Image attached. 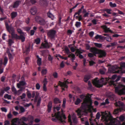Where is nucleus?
Listing matches in <instances>:
<instances>
[{
    "label": "nucleus",
    "instance_id": "6ab92c4d",
    "mask_svg": "<svg viewBox=\"0 0 125 125\" xmlns=\"http://www.w3.org/2000/svg\"><path fill=\"white\" fill-rule=\"evenodd\" d=\"M19 122V119L18 118H15L13 119L11 121V125H17V123Z\"/></svg>",
    "mask_w": 125,
    "mask_h": 125
},
{
    "label": "nucleus",
    "instance_id": "4be33fe9",
    "mask_svg": "<svg viewBox=\"0 0 125 125\" xmlns=\"http://www.w3.org/2000/svg\"><path fill=\"white\" fill-rule=\"evenodd\" d=\"M84 8V6L83 5H82L81 8L79 9L77 12H76L75 13L74 16V17L77 14L78 15H79L80 13L82 12V10H83V9Z\"/></svg>",
    "mask_w": 125,
    "mask_h": 125
},
{
    "label": "nucleus",
    "instance_id": "3c124183",
    "mask_svg": "<svg viewBox=\"0 0 125 125\" xmlns=\"http://www.w3.org/2000/svg\"><path fill=\"white\" fill-rule=\"evenodd\" d=\"M27 96L29 98H30L31 96V94L30 91H28L27 92Z\"/></svg>",
    "mask_w": 125,
    "mask_h": 125
},
{
    "label": "nucleus",
    "instance_id": "f257e3e1",
    "mask_svg": "<svg viewBox=\"0 0 125 125\" xmlns=\"http://www.w3.org/2000/svg\"><path fill=\"white\" fill-rule=\"evenodd\" d=\"M120 78V76H118L115 81L111 80L109 81L110 79L108 78H102L99 80L98 79V78H96L94 80L92 83L94 85L98 88L102 87L104 85H106L108 82L109 83L110 85H113L115 86V82H117L119 81Z\"/></svg>",
    "mask_w": 125,
    "mask_h": 125
},
{
    "label": "nucleus",
    "instance_id": "8fccbe9b",
    "mask_svg": "<svg viewBox=\"0 0 125 125\" xmlns=\"http://www.w3.org/2000/svg\"><path fill=\"white\" fill-rule=\"evenodd\" d=\"M17 31L20 34H24V32H23L22 30L20 29H17Z\"/></svg>",
    "mask_w": 125,
    "mask_h": 125
},
{
    "label": "nucleus",
    "instance_id": "5fc2aeb1",
    "mask_svg": "<svg viewBox=\"0 0 125 125\" xmlns=\"http://www.w3.org/2000/svg\"><path fill=\"white\" fill-rule=\"evenodd\" d=\"M41 97H39V98L37 104V106H38L40 105L41 103Z\"/></svg>",
    "mask_w": 125,
    "mask_h": 125
},
{
    "label": "nucleus",
    "instance_id": "393cba45",
    "mask_svg": "<svg viewBox=\"0 0 125 125\" xmlns=\"http://www.w3.org/2000/svg\"><path fill=\"white\" fill-rule=\"evenodd\" d=\"M47 15L48 17L51 18L52 20H53L54 18V16L49 11L47 13Z\"/></svg>",
    "mask_w": 125,
    "mask_h": 125
},
{
    "label": "nucleus",
    "instance_id": "c756f323",
    "mask_svg": "<svg viewBox=\"0 0 125 125\" xmlns=\"http://www.w3.org/2000/svg\"><path fill=\"white\" fill-rule=\"evenodd\" d=\"M61 109V104H59L58 106L57 105L56 107H53V112H56L55 109H56L57 111H59Z\"/></svg>",
    "mask_w": 125,
    "mask_h": 125
},
{
    "label": "nucleus",
    "instance_id": "79ce46f5",
    "mask_svg": "<svg viewBox=\"0 0 125 125\" xmlns=\"http://www.w3.org/2000/svg\"><path fill=\"white\" fill-rule=\"evenodd\" d=\"M8 61V59L7 57H5L4 59L3 65L5 66L7 64Z\"/></svg>",
    "mask_w": 125,
    "mask_h": 125
},
{
    "label": "nucleus",
    "instance_id": "680f3d73",
    "mask_svg": "<svg viewBox=\"0 0 125 125\" xmlns=\"http://www.w3.org/2000/svg\"><path fill=\"white\" fill-rule=\"evenodd\" d=\"M31 29V27H26L24 28V29L27 32L29 31Z\"/></svg>",
    "mask_w": 125,
    "mask_h": 125
},
{
    "label": "nucleus",
    "instance_id": "aec40b11",
    "mask_svg": "<svg viewBox=\"0 0 125 125\" xmlns=\"http://www.w3.org/2000/svg\"><path fill=\"white\" fill-rule=\"evenodd\" d=\"M26 84L25 81H21L19 82V83H17V86L18 88H20V86H24Z\"/></svg>",
    "mask_w": 125,
    "mask_h": 125
},
{
    "label": "nucleus",
    "instance_id": "e2e57ef3",
    "mask_svg": "<svg viewBox=\"0 0 125 125\" xmlns=\"http://www.w3.org/2000/svg\"><path fill=\"white\" fill-rule=\"evenodd\" d=\"M18 123L20 125H27V124L23 121L20 122L19 121V122Z\"/></svg>",
    "mask_w": 125,
    "mask_h": 125
},
{
    "label": "nucleus",
    "instance_id": "473e14b6",
    "mask_svg": "<svg viewBox=\"0 0 125 125\" xmlns=\"http://www.w3.org/2000/svg\"><path fill=\"white\" fill-rule=\"evenodd\" d=\"M104 37L102 36L101 35H97L95 37V38L96 39H100L103 40L104 39Z\"/></svg>",
    "mask_w": 125,
    "mask_h": 125
},
{
    "label": "nucleus",
    "instance_id": "e433bc0d",
    "mask_svg": "<svg viewBox=\"0 0 125 125\" xmlns=\"http://www.w3.org/2000/svg\"><path fill=\"white\" fill-rule=\"evenodd\" d=\"M81 101L80 99L77 98L74 103L76 105H78L81 102Z\"/></svg>",
    "mask_w": 125,
    "mask_h": 125
},
{
    "label": "nucleus",
    "instance_id": "ddd939ff",
    "mask_svg": "<svg viewBox=\"0 0 125 125\" xmlns=\"http://www.w3.org/2000/svg\"><path fill=\"white\" fill-rule=\"evenodd\" d=\"M98 54H99V57L100 58L105 57L106 55V53L105 51L102 50H99Z\"/></svg>",
    "mask_w": 125,
    "mask_h": 125
},
{
    "label": "nucleus",
    "instance_id": "5701e85b",
    "mask_svg": "<svg viewBox=\"0 0 125 125\" xmlns=\"http://www.w3.org/2000/svg\"><path fill=\"white\" fill-rule=\"evenodd\" d=\"M22 34H20V36H18L17 40H21L22 42H23L25 41V37Z\"/></svg>",
    "mask_w": 125,
    "mask_h": 125
},
{
    "label": "nucleus",
    "instance_id": "6e6552de",
    "mask_svg": "<svg viewBox=\"0 0 125 125\" xmlns=\"http://www.w3.org/2000/svg\"><path fill=\"white\" fill-rule=\"evenodd\" d=\"M85 109V105H84L83 107H82V108L78 109L76 111V112L77 113L78 115L80 117H81V116L83 115Z\"/></svg>",
    "mask_w": 125,
    "mask_h": 125
},
{
    "label": "nucleus",
    "instance_id": "bf43d9fd",
    "mask_svg": "<svg viewBox=\"0 0 125 125\" xmlns=\"http://www.w3.org/2000/svg\"><path fill=\"white\" fill-rule=\"evenodd\" d=\"M89 64L90 66H91L95 63L93 61H91L89 62Z\"/></svg>",
    "mask_w": 125,
    "mask_h": 125
},
{
    "label": "nucleus",
    "instance_id": "338daca9",
    "mask_svg": "<svg viewBox=\"0 0 125 125\" xmlns=\"http://www.w3.org/2000/svg\"><path fill=\"white\" fill-rule=\"evenodd\" d=\"M104 10L107 13L109 14H111V10L110 9H106L105 10Z\"/></svg>",
    "mask_w": 125,
    "mask_h": 125
},
{
    "label": "nucleus",
    "instance_id": "f704fd0d",
    "mask_svg": "<svg viewBox=\"0 0 125 125\" xmlns=\"http://www.w3.org/2000/svg\"><path fill=\"white\" fill-rule=\"evenodd\" d=\"M115 97L114 94H112L108 95V97L111 100H114Z\"/></svg>",
    "mask_w": 125,
    "mask_h": 125
},
{
    "label": "nucleus",
    "instance_id": "052dcab7",
    "mask_svg": "<svg viewBox=\"0 0 125 125\" xmlns=\"http://www.w3.org/2000/svg\"><path fill=\"white\" fill-rule=\"evenodd\" d=\"M86 96L84 94H81L80 95V98L82 99H85L86 98Z\"/></svg>",
    "mask_w": 125,
    "mask_h": 125
},
{
    "label": "nucleus",
    "instance_id": "09e8293b",
    "mask_svg": "<svg viewBox=\"0 0 125 125\" xmlns=\"http://www.w3.org/2000/svg\"><path fill=\"white\" fill-rule=\"evenodd\" d=\"M81 25V23L80 22L77 21L75 23V26L77 28L79 27Z\"/></svg>",
    "mask_w": 125,
    "mask_h": 125
},
{
    "label": "nucleus",
    "instance_id": "bb28decb",
    "mask_svg": "<svg viewBox=\"0 0 125 125\" xmlns=\"http://www.w3.org/2000/svg\"><path fill=\"white\" fill-rule=\"evenodd\" d=\"M8 55L9 57V59L10 61V62L11 61H12L13 59V57L12 56V54L10 52H8Z\"/></svg>",
    "mask_w": 125,
    "mask_h": 125
},
{
    "label": "nucleus",
    "instance_id": "4c0bfd02",
    "mask_svg": "<svg viewBox=\"0 0 125 125\" xmlns=\"http://www.w3.org/2000/svg\"><path fill=\"white\" fill-rule=\"evenodd\" d=\"M42 59L41 58H39L37 59V62L38 65L39 66H40L42 64Z\"/></svg>",
    "mask_w": 125,
    "mask_h": 125
},
{
    "label": "nucleus",
    "instance_id": "0e129e2a",
    "mask_svg": "<svg viewBox=\"0 0 125 125\" xmlns=\"http://www.w3.org/2000/svg\"><path fill=\"white\" fill-rule=\"evenodd\" d=\"M20 109L21 113H23L25 111V109L22 106H20Z\"/></svg>",
    "mask_w": 125,
    "mask_h": 125
},
{
    "label": "nucleus",
    "instance_id": "1a4fd4ad",
    "mask_svg": "<svg viewBox=\"0 0 125 125\" xmlns=\"http://www.w3.org/2000/svg\"><path fill=\"white\" fill-rule=\"evenodd\" d=\"M68 118V121L70 123L71 125H76L77 124V118L75 116H73L72 117V119L73 125V122H72L71 119V116L70 115H69Z\"/></svg>",
    "mask_w": 125,
    "mask_h": 125
},
{
    "label": "nucleus",
    "instance_id": "37998d69",
    "mask_svg": "<svg viewBox=\"0 0 125 125\" xmlns=\"http://www.w3.org/2000/svg\"><path fill=\"white\" fill-rule=\"evenodd\" d=\"M40 39L39 38L36 39L34 40L35 42L37 45L39 44L40 43Z\"/></svg>",
    "mask_w": 125,
    "mask_h": 125
},
{
    "label": "nucleus",
    "instance_id": "69168bd1",
    "mask_svg": "<svg viewBox=\"0 0 125 125\" xmlns=\"http://www.w3.org/2000/svg\"><path fill=\"white\" fill-rule=\"evenodd\" d=\"M26 95L25 93H23L22 94V95L20 96L21 99L22 100L25 98Z\"/></svg>",
    "mask_w": 125,
    "mask_h": 125
},
{
    "label": "nucleus",
    "instance_id": "7ed1b4c3",
    "mask_svg": "<svg viewBox=\"0 0 125 125\" xmlns=\"http://www.w3.org/2000/svg\"><path fill=\"white\" fill-rule=\"evenodd\" d=\"M118 67L117 65L113 66L109 69L108 71L110 73H119L121 72L122 73H125V71L122 72V71L118 70Z\"/></svg>",
    "mask_w": 125,
    "mask_h": 125
},
{
    "label": "nucleus",
    "instance_id": "603ef678",
    "mask_svg": "<svg viewBox=\"0 0 125 125\" xmlns=\"http://www.w3.org/2000/svg\"><path fill=\"white\" fill-rule=\"evenodd\" d=\"M20 120L21 121V122L24 121H27L28 119L27 118L25 117H23L20 119Z\"/></svg>",
    "mask_w": 125,
    "mask_h": 125
},
{
    "label": "nucleus",
    "instance_id": "a19ab883",
    "mask_svg": "<svg viewBox=\"0 0 125 125\" xmlns=\"http://www.w3.org/2000/svg\"><path fill=\"white\" fill-rule=\"evenodd\" d=\"M42 18L39 16H37L35 17V20L38 23Z\"/></svg>",
    "mask_w": 125,
    "mask_h": 125
},
{
    "label": "nucleus",
    "instance_id": "6e6d98bb",
    "mask_svg": "<svg viewBox=\"0 0 125 125\" xmlns=\"http://www.w3.org/2000/svg\"><path fill=\"white\" fill-rule=\"evenodd\" d=\"M62 19V17L60 15H59L58 16V23L59 24H60L61 23V20Z\"/></svg>",
    "mask_w": 125,
    "mask_h": 125
},
{
    "label": "nucleus",
    "instance_id": "49530a36",
    "mask_svg": "<svg viewBox=\"0 0 125 125\" xmlns=\"http://www.w3.org/2000/svg\"><path fill=\"white\" fill-rule=\"evenodd\" d=\"M14 43V42L11 39H9L8 40V44L9 46H11L12 44Z\"/></svg>",
    "mask_w": 125,
    "mask_h": 125
},
{
    "label": "nucleus",
    "instance_id": "a18cd8bd",
    "mask_svg": "<svg viewBox=\"0 0 125 125\" xmlns=\"http://www.w3.org/2000/svg\"><path fill=\"white\" fill-rule=\"evenodd\" d=\"M110 6L112 8H114L116 6V5L115 3H113L112 2H110L109 3Z\"/></svg>",
    "mask_w": 125,
    "mask_h": 125
},
{
    "label": "nucleus",
    "instance_id": "4468645a",
    "mask_svg": "<svg viewBox=\"0 0 125 125\" xmlns=\"http://www.w3.org/2000/svg\"><path fill=\"white\" fill-rule=\"evenodd\" d=\"M102 27L103 29L104 32L105 33H107L108 32H109L111 33H114L110 29V28H107V27L106 25L103 26Z\"/></svg>",
    "mask_w": 125,
    "mask_h": 125
},
{
    "label": "nucleus",
    "instance_id": "b1692460",
    "mask_svg": "<svg viewBox=\"0 0 125 125\" xmlns=\"http://www.w3.org/2000/svg\"><path fill=\"white\" fill-rule=\"evenodd\" d=\"M46 22L45 20L42 18L38 23L40 25H45Z\"/></svg>",
    "mask_w": 125,
    "mask_h": 125
},
{
    "label": "nucleus",
    "instance_id": "423d86ee",
    "mask_svg": "<svg viewBox=\"0 0 125 125\" xmlns=\"http://www.w3.org/2000/svg\"><path fill=\"white\" fill-rule=\"evenodd\" d=\"M52 44L50 42H48L46 40L44 41L41 44V47L44 49H48L52 47Z\"/></svg>",
    "mask_w": 125,
    "mask_h": 125
},
{
    "label": "nucleus",
    "instance_id": "9b49d317",
    "mask_svg": "<svg viewBox=\"0 0 125 125\" xmlns=\"http://www.w3.org/2000/svg\"><path fill=\"white\" fill-rule=\"evenodd\" d=\"M100 116V114L99 112L97 113L96 116V118L95 119H92L91 118L90 119V122L91 125H94V123L93 122H97L96 120H98L99 119Z\"/></svg>",
    "mask_w": 125,
    "mask_h": 125
},
{
    "label": "nucleus",
    "instance_id": "2eb2a0df",
    "mask_svg": "<svg viewBox=\"0 0 125 125\" xmlns=\"http://www.w3.org/2000/svg\"><path fill=\"white\" fill-rule=\"evenodd\" d=\"M99 50L95 47H92L90 49V51L93 53L96 56V55L98 54Z\"/></svg>",
    "mask_w": 125,
    "mask_h": 125
},
{
    "label": "nucleus",
    "instance_id": "f03ea898",
    "mask_svg": "<svg viewBox=\"0 0 125 125\" xmlns=\"http://www.w3.org/2000/svg\"><path fill=\"white\" fill-rule=\"evenodd\" d=\"M52 121L55 122H60L62 123H66L65 121L66 118L65 115L63 113H61L60 112L55 113L54 115L52 114Z\"/></svg>",
    "mask_w": 125,
    "mask_h": 125
},
{
    "label": "nucleus",
    "instance_id": "774afa93",
    "mask_svg": "<svg viewBox=\"0 0 125 125\" xmlns=\"http://www.w3.org/2000/svg\"><path fill=\"white\" fill-rule=\"evenodd\" d=\"M120 65L122 68H125V62H122L120 63Z\"/></svg>",
    "mask_w": 125,
    "mask_h": 125
},
{
    "label": "nucleus",
    "instance_id": "ea45409f",
    "mask_svg": "<svg viewBox=\"0 0 125 125\" xmlns=\"http://www.w3.org/2000/svg\"><path fill=\"white\" fill-rule=\"evenodd\" d=\"M26 2L27 3H31L32 4H34L36 2L35 0H26Z\"/></svg>",
    "mask_w": 125,
    "mask_h": 125
},
{
    "label": "nucleus",
    "instance_id": "2f4dec72",
    "mask_svg": "<svg viewBox=\"0 0 125 125\" xmlns=\"http://www.w3.org/2000/svg\"><path fill=\"white\" fill-rule=\"evenodd\" d=\"M11 89L12 92L14 93V94H17V90L14 86L12 85Z\"/></svg>",
    "mask_w": 125,
    "mask_h": 125
},
{
    "label": "nucleus",
    "instance_id": "c85d7f7f",
    "mask_svg": "<svg viewBox=\"0 0 125 125\" xmlns=\"http://www.w3.org/2000/svg\"><path fill=\"white\" fill-rule=\"evenodd\" d=\"M17 13L16 12H12L11 13V18L13 19L15 18L17 15Z\"/></svg>",
    "mask_w": 125,
    "mask_h": 125
},
{
    "label": "nucleus",
    "instance_id": "864d4df0",
    "mask_svg": "<svg viewBox=\"0 0 125 125\" xmlns=\"http://www.w3.org/2000/svg\"><path fill=\"white\" fill-rule=\"evenodd\" d=\"M52 75L55 78H57L58 77V73L56 72H54L53 73Z\"/></svg>",
    "mask_w": 125,
    "mask_h": 125
},
{
    "label": "nucleus",
    "instance_id": "4d7b16f0",
    "mask_svg": "<svg viewBox=\"0 0 125 125\" xmlns=\"http://www.w3.org/2000/svg\"><path fill=\"white\" fill-rule=\"evenodd\" d=\"M4 90L3 89H1L0 91V96L1 97L3 96V94L5 93Z\"/></svg>",
    "mask_w": 125,
    "mask_h": 125
},
{
    "label": "nucleus",
    "instance_id": "72a5a7b5",
    "mask_svg": "<svg viewBox=\"0 0 125 125\" xmlns=\"http://www.w3.org/2000/svg\"><path fill=\"white\" fill-rule=\"evenodd\" d=\"M66 102V99L65 98H64L63 100V103L62 106L63 108H64L65 107V104Z\"/></svg>",
    "mask_w": 125,
    "mask_h": 125
},
{
    "label": "nucleus",
    "instance_id": "0eeeda50",
    "mask_svg": "<svg viewBox=\"0 0 125 125\" xmlns=\"http://www.w3.org/2000/svg\"><path fill=\"white\" fill-rule=\"evenodd\" d=\"M120 86H118L115 87V92L117 93L119 95H121L125 94V88H124L121 89L119 90Z\"/></svg>",
    "mask_w": 125,
    "mask_h": 125
},
{
    "label": "nucleus",
    "instance_id": "58836bf2",
    "mask_svg": "<svg viewBox=\"0 0 125 125\" xmlns=\"http://www.w3.org/2000/svg\"><path fill=\"white\" fill-rule=\"evenodd\" d=\"M104 39H105L107 41L109 42H111L112 40V38L110 36H109V35L106 37H104Z\"/></svg>",
    "mask_w": 125,
    "mask_h": 125
},
{
    "label": "nucleus",
    "instance_id": "20e7f679",
    "mask_svg": "<svg viewBox=\"0 0 125 125\" xmlns=\"http://www.w3.org/2000/svg\"><path fill=\"white\" fill-rule=\"evenodd\" d=\"M56 33V31L55 30L51 29L47 31V34L49 38L52 40L55 38Z\"/></svg>",
    "mask_w": 125,
    "mask_h": 125
},
{
    "label": "nucleus",
    "instance_id": "39448f33",
    "mask_svg": "<svg viewBox=\"0 0 125 125\" xmlns=\"http://www.w3.org/2000/svg\"><path fill=\"white\" fill-rule=\"evenodd\" d=\"M68 80H67L65 82H62L60 81H59L58 83L59 85H60L62 87V89L63 91H65V89H67L68 86L67 85L68 84L70 83L68 81ZM73 83L72 82H71L70 83Z\"/></svg>",
    "mask_w": 125,
    "mask_h": 125
},
{
    "label": "nucleus",
    "instance_id": "13d9d810",
    "mask_svg": "<svg viewBox=\"0 0 125 125\" xmlns=\"http://www.w3.org/2000/svg\"><path fill=\"white\" fill-rule=\"evenodd\" d=\"M48 60L49 61H52V60L53 59V57H52V56L50 54H49L48 55Z\"/></svg>",
    "mask_w": 125,
    "mask_h": 125
},
{
    "label": "nucleus",
    "instance_id": "c03bdc74",
    "mask_svg": "<svg viewBox=\"0 0 125 125\" xmlns=\"http://www.w3.org/2000/svg\"><path fill=\"white\" fill-rule=\"evenodd\" d=\"M64 50L65 52L67 54H69L71 53L69 49L67 47L65 48Z\"/></svg>",
    "mask_w": 125,
    "mask_h": 125
},
{
    "label": "nucleus",
    "instance_id": "c9c22d12",
    "mask_svg": "<svg viewBox=\"0 0 125 125\" xmlns=\"http://www.w3.org/2000/svg\"><path fill=\"white\" fill-rule=\"evenodd\" d=\"M4 97L5 99H11V96L10 95H9L8 94H6L4 96Z\"/></svg>",
    "mask_w": 125,
    "mask_h": 125
},
{
    "label": "nucleus",
    "instance_id": "cd10ccee",
    "mask_svg": "<svg viewBox=\"0 0 125 125\" xmlns=\"http://www.w3.org/2000/svg\"><path fill=\"white\" fill-rule=\"evenodd\" d=\"M47 72V70L46 69H43L41 72V74L42 76H43L46 75Z\"/></svg>",
    "mask_w": 125,
    "mask_h": 125
},
{
    "label": "nucleus",
    "instance_id": "dca6fc26",
    "mask_svg": "<svg viewBox=\"0 0 125 125\" xmlns=\"http://www.w3.org/2000/svg\"><path fill=\"white\" fill-rule=\"evenodd\" d=\"M52 101L49 102L47 105V111L48 113L51 112L52 108Z\"/></svg>",
    "mask_w": 125,
    "mask_h": 125
},
{
    "label": "nucleus",
    "instance_id": "f8f14e48",
    "mask_svg": "<svg viewBox=\"0 0 125 125\" xmlns=\"http://www.w3.org/2000/svg\"><path fill=\"white\" fill-rule=\"evenodd\" d=\"M8 32L11 34V37L12 39H18V35L17 34L15 33V31L14 28L11 29V30L10 31Z\"/></svg>",
    "mask_w": 125,
    "mask_h": 125
},
{
    "label": "nucleus",
    "instance_id": "f3484780",
    "mask_svg": "<svg viewBox=\"0 0 125 125\" xmlns=\"http://www.w3.org/2000/svg\"><path fill=\"white\" fill-rule=\"evenodd\" d=\"M21 1L20 0H16L14 2L12 5V7L14 8H17L19 5L21 3Z\"/></svg>",
    "mask_w": 125,
    "mask_h": 125
},
{
    "label": "nucleus",
    "instance_id": "9d476101",
    "mask_svg": "<svg viewBox=\"0 0 125 125\" xmlns=\"http://www.w3.org/2000/svg\"><path fill=\"white\" fill-rule=\"evenodd\" d=\"M104 120L109 125H113L115 124V122L114 119L111 118L109 117H105Z\"/></svg>",
    "mask_w": 125,
    "mask_h": 125
},
{
    "label": "nucleus",
    "instance_id": "a878e982",
    "mask_svg": "<svg viewBox=\"0 0 125 125\" xmlns=\"http://www.w3.org/2000/svg\"><path fill=\"white\" fill-rule=\"evenodd\" d=\"M53 102L55 104H57L61 103L60 99L57 98H55L53 99Z\"/></svg>",
    "mask_w": 125,
    "mask_h": 125
},
{
    "label": "nucleus",
    "instance_id": "7c9ffc66",
    "mask_svg": "<svg viewBox=\"0 0 125 125\" xmlns=\"http://www.w3.org/2000/svg\"><path fill=\"white\" fill-rule=\"evenodd\" d=\"M90 78V76L89 75H85L84 78V81L85 82H87Z\"/></svg>",
    "mask_w": 125,
    "mask_h": 125
},
{
    "label": "nucleus",
    "instance_id": "412c9836",
    "mask_svg": "<svg viewBox=\"0 0 125 125\" xmlns=\"http://www.w3.org/2000/svg\"><path fill=\"white\" fill-rule=\"evenodd\" d=\"M5 25L6 28L8 32H9L11 30V29L13 28L11 26L9 25L7 22H5Z\"/></svg>",
    "mask_w": 125,
    "mask_h": 125
},
{
    "label": "nucleus",
    "instance_id": "a211bd4d",
    "mask_svg": "<svg viewBox=\"0 0 125 125\" xmlns=\"http://www.w3.org/2000/svg\"><path fill=\"white\" fill-rule=\"evenodd\" d=\"M37 10L35 7H33L31 8L30 10V12L31 14L33 15H35L37 12Z\"/></svg>",
    "mask_w": 125,
    "mask_h": 125
},
{
    "label": "nucleus",
    "instance_id": "de8ad7c7",
    "mask_svg": "<svg viewBox=\"0 0 125 125\" xmlns=\"http://www.w3.org/2000/svg\"><path fill=\"white\" fill-rule=\"evenodd\" d=\"M94 44L95 46L99 48H101L102 46V44H101L95 43Z\"/></svg>",
    "mask_w": 125,
    "mask_h": 125
}]
</instances>
